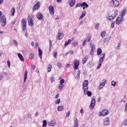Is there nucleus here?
Instances as JSON below:
<instances>
[{"instance_id": "obj_53", "label": "nucleus", "mask_w": 127, "mask_h": 127, "mask_svg": "<svg viewBox=\"0 0 127 127\" xmlns=\"http://www.w3.org/2000/svg\"><path fill=\"white\" fill-rule=\"evenodd\" d=\"M50 81L51 83H53V82H54V81H55L54 77H52L50 79Z\"/></svg>"}, {"instance_id": "obj_45", "label": "nucleus", "mask_w": 127, "mask_h": 127, "mask_svg": "<svg viewBox=\"0 0 127 127\" xmlns=\"http://www.w3.org/2000/svg\"><path fill=\"white\" fill-rule=\"evenodd\" d=\"M117 84V82L115 81V80H113L112 81L111 85L113 86H116V84Z\"/></svg>"}, {"instance_id": "obj_56", "label": "nucleus", "mask_w": 127, "mask_h": 127, "mask_svg": "<svg viewBox=\"0 0 127 127\" xmlns=\"http://www.w3.org/2000/svg\"><path fill=\"white\" fill-rule=\"evenodd\" d=\"M3 77V76H2V74L0 73V81H1V80H2Z\"/></svg>"}, {"instance_id": "obj_33", "label": "nucleus", "mask_w": 127, "mask_h": 127, "mask_svg": "<svg viewBox=\"0 0 127 127\" xmlns=\"http://www.w3.org/2000/svg\"><path fill=\"white\" fill-rule=\"evenodd\" d=\"M80 75H81V70H78L76 78L77 80H80Z\"/></svg>"}, {"instance_id": "obj_2", "label": "nucleus", "mask_w": 127, "mask_h": 127, "mask_svg": "<svg viewBox=\"0 0 127 127\" xmlns=\"http://www.w3.org/2000/svg\"><path fill=\"white\" fill-rule=\"evenodd\" d=\"M0 22L1 24V26H5L6 24V18L5 16L2 15L0 18Z\"/></svg>"}, {"instance_id": "obj_41", "label": "nucleus", "mask_w": 127, "mask_h": 127, "mask_svg": "<svg viewBox=\"0 0 127 127\" xmlns=\"http://www.w3.org/2000/svg\"><path fill=\"white\" fill-rule=\"evenodd\" d=\"M64 87V85H63V84H60V85H59V89L60 90H62V89H63Z\"/></svg>"}, {"instance_id": "obj_3", "label": "nucleus", "mask_w": 127, "mask_h": 127, "mask_svg": "<svg viewBox=\"0 0 127 127\" xmlns=\"http://www.w3.org/2000/svg\"><path fill=\"white\" fill-rule=\"evenodd\" d=\"M21 27L23 30V31H25V30L26 29V25H27V22H26V19L23 18L21 20Z\"/></svg>"}, {"instance_id": "obj_35", "label": "nucleus", "mask_w": 127, "mask_h": 127, "mask_svg": "<svg viewBox=\"0 0 127 127\" xmlns=\"http://www.w3.org/2000/svg\"><path fill=\"white\" fill-rule=\"evenodd\" d=\"M70 42H71V39H69L68 40L67 42H65L64 46H67V45H69V44H70Z\"/></svg>"}, {"instance_id": "obj_40", "label": "nucleus", "mask_w": 127, "mask_h": 127, "mask_svg": "<svg viewBox=\"0 0 127 127\" xmlns=\"http://www.w3.org/2000/svg\"><path fill=\"white\" fill-rule=\"evenodd\" d=\"M86 94L88 97L92 96V92L91 91H86Z\"/></svg>"}, {"instance_id": "obj_22", "label": "nucleus", "mask_w": 127, "mask_h": 127, "mask_svg": "<svg viewBox=\"0 0 127 127\" xmlns=\"http://www.w3.org/2000/svg\"><path fill=\"white\" fill-rule=\"evenodd\" d=\"M89 84V81L88 80H85L83 82V87H88V85Z\"/></svg>"}, {"instance_id": "obj_1", "label": "nucleus", "mask_w": 127, "mask_h": 127, "mask_svg": "<svg viewBox=\"0 0 127 127\" xmlns=\"http://www.w3.org/2000/svg\"><path fill=\"white\" fill-rule=\"evenodd\" d=\"M28 23L29 26H33L34 23H33V15L30 14L27 18Z\"/></svg>"}, {"instance_id": "obj_24", "label": "nucleus", "mask_w": 127, "mask_h": 127, "mask_svg": "<svg viewBox=\"0 0 127 127\" xmlns=\"http://www.w3.org/2000/svg\"><path fill=\"white\" fill-rule=\"evenodd\" d=\"M88 61V56H86L82 60V64H85Z\"/></svg>"}, {"instance_id": "obj_5", "label": "nucleus", "mask_w": 127, "mask_h": 127, "mask_svg": "<svg viewBox=\"0 0 127 127\" xmlns=\"http://www.w3.org/2000/svg\"><path fill=\"white\" fill-rule=\"evenodd\" d=\"M40 7V2H37L33 7V12H34L35 10H38Z\"/></svg>"}, {"instance_id": "obj_59", "label": "nucleus", "mask_w": 127, "mask_h": 127, "mask_svg": "<svg viewBox=\"0 0 127 127\" xmlns=\"http://www.w3.org/2000/svg\"><path fill=\"white\" fill-rule=\"evenodd\" d=\"M124 126H127V119L126 120V121L124 122Z\"/></svg>"}, {"instance_id": "obj_43", "label": "nucleus", "mask_w": 127, "mask_h": 127, "mask_svg": "<svg viewBox=\"0 0 127 127\" xmlns=\"http://www.w3.org/2000/svg\"><path fill=\"white\" fill-rule=\"evenodd\" d=\"M58 53H57V52H54V58H56V59H57V55H58Z\"/></svg>"}, {"instance_id": "obj_52", "label": "nucleus", "mask_w": 127, "mask_h": 127, "mask_svg": "<svg viewBox=\"0 0 127 127\" xmlns=\"http://www.w3.org/2000/svg\"><path fill=\"white\" fill-rule=\"evenodd\" d=\"M101 66H102V64H101L100 63H99L97 69H100V68H101Z\"/></svg>"}, {"instance_id": "obj_26", "label": "nucleus", "mask_w": 127, "mask_h": 127, "mask_svg": "<svg viewBox=\"0 0 127 127\" xmlns=\"http://www.w3.org/2000/svg\"><path fill=\"white\" fill-rule=\"evenodd\" d=\"M97 55H101V54H102V49H101V48H99L97 49Z\"/></svg>"}, {"instance_id": "obj_36", "label": "nucleus", "mask_w": 127, "mask_h": 127, "mask_svg": "<svg viewBox=\"0 0 127 127\" xmlns=\"http://www.w3.org/2000/svg\"><path fill=\"white\" fill-rule=\"evenodd\" d=\"M60 103H61V100H60V98H59L56 101L55 104L56 105H58L59 104H60Z\"/></svg>"}, {"instance_id": "obj_28", "label": "nucleus", "mask_w": 127, "mask_h": 127, "mask_svg": "<svg viewBox=\"0 0 127 127\" xmlns=\"http://www.w3.org/2000/svg\"><path fill=\"white\" fill-rule=\"evenodd\" d=\"M69 4L70 5V6H74L75 5V1L71 0L69 1Z\"/></svg>"}, {"instance_id": "obj_49", "label": "nucleus", "mask_w": 127, "mask_h": 127, "mask_svg": "<svg viewBox=\"0 0 127 127\" xmlns=\"http://www.w3.org/2000/svg\"><path fill=\"white\" fill-rule=\"evenodd\" d=\"M100 27V24L97 23L95 25V29H99V27Z\"/></svg>"}, {"instance_id": "obj_12", "label": "nucleus", "mask_w": 127, "mask_h": 127, "mask_svg": "<svg viewBox=\"0 0 127 127\" xmlns=\"http://www.w3.org/2000/svg\"><path fill=\"white\" fill-rule=\"evenodd\" d=\"M101 57L99 59V63H103L104 62V60H105V57L106 56V54L104 53L102 55H101Z\"/></svg>"}, {"instance_id": "obj_20", "label": "nucleus", "mask_w": 127, "mask_h": 127, "mask_svg": "<svg viewBox=\"0 0 127 127\" xmlns=\"http://www.w3.org/2000/svg\"><path fill=\"white\" fill-rule=\"evenodd\" d=\"M86 15V11H83L82 12L81 15L79 17V19L81 20L82 18H83Z\"/></svg>"}, {"instance_id": "obj_15", "label": "nucleus", "mask_w": 127, "mask_h": 127, "mask_svg": "<svg viewBox=\"0 0 127 127\" xmlns=\"http://www.w3.org/2000/svg\"><path fill=\"white\" fill-rule=\"evenodd\" d=\"M55 125H56V122H55V120H52L49 123V127H54Z\"/></svg>"}, {"instance_id": "obj_7", "label": "nucleus", "mask_w": 127, "mask_h": 127, "mask_svg": "<svg viewBox=\"0 0 127 127\" xmlns=\"http://www.w3.org/2000/svg\"><path fill=\"white\" fill-rule=\"evenodd\" d=\"M80 65V62L77 60H75L74 62V70H78L79 65Z\"/></svg>"}, {"instance_id": "obj_8", "label": "nucleus", "mask_w": 127, "mask_h": 127, "mask_svg": "<svg viewBox=\"0 0 127 127\" xmlns=\"http://www.w3.org/2000/svg\"><path fill=\"white\" fill-rule=\"evenodd\" d=\"M107 115H109V110L104 109L101 112H100L99 116L102 117V116H107Z\"/></svg>"}, {"instance_id": "obj_10", "label": "nucleus", "mask_w": 127, "mask_h": 127, "mask_svg": "<svg viewBox=\"0 0 127 127\" xmlns=\"http://www.w3.org/2000/svg\"><path fill=\"white\" fill-rule=\"evenodd\" d=\"M107 82V80L106 79H103L102 80V82L100 83V86L99 87V90H101L104 88V86L106 85V83Z\"/></svg>"}, {"instance_id": "obj_54", "label": "nucleus", "mask_w": 127, "mask_h": 127, "mask_svg": "<svg viewBox=\"0 0 127 127\" xmlns=\"http://www.w3.org/2000/svg\"><path fill=\"white\" fill-rule=\"evenodd\" d=\"M90 55L91 56H93V55H94V50H91Z\"/></svg>"}, {"instance_id": "obj_14", "label": "nucleus", "mask_w": 127, "mask_h": 127, "mask_svg": "<svg viewBox=\"0 0 127 127\" xmlns=\"http://www.w3.org/2000/svg\"><path fill=\"white\" fill-rule=\"evenodd\" d=\"M58 40H61L63 37H64V34L61 33L60 32L58 33Z\"/></svg>"}, {"instance_id": "obj_37", "label": "nucleus", "mask_w": 127, "mask_h": 127, "mask_svg": "<svg viewBox=\"0 0 127 127\" xmlns=\"http://www.w3.org/2000/svg\"><path fill=\"white\" fill-rule=\"evenodd\" d=\"M114 17L112 16H109L107 17V19H108V20H114Z\"/></svg>"}, {"instance_id": "obj_55", "label": "nucleus", "mask_w": 127, "mask_h": 127, "mask_svg": "<svg viewBox=\"0 0 127 127\" xmlns=\"http://www.w3.org/2000/svg\"><path fill=\"white\" fill-rule=\"evenodd\" d=\"M7 65L9 68V67H10V62L9 61V60H7Z\"/></svg>"}, {"instance_id": "obj_47", "label": "nucleus", "mask_w": 127, "mask_h": 127, "mask_svg": "<svg viewBox=\"0 0 127 127\" xmlns=\"http://www.w3.org/2000/svg\"><path fill=\"white\" fill-rule=\"evenodd\" d=\"M91 50H95V45H92V44H91Z\"/></svg>"}, {"instance_id": "obj_16", "label": "nucleus", "mask_w": 127, "mask_h": 127, "mask_svg": "<svg viewBox=\"0 0 127 127\" xmlns=\"http://www.w3.org/2000/svg\"><path fill=\"white\" fill-rule=\"evenodd\" d=\"M105 126H109L110 125V119L109 118H106L104 121Z\"/></svg>"}, {"instance_id": "obj_48", "label": "nucleus", "mask_w": 127, "mask_h": 127, "mask_svg": "<svg viewBox=\"0 0 127 127\" xmlns=\"http://www.w3.org/2000/svg\"><path fill=\"white\" fill-rule=\"evenodd\" d=\"M64 83H65V81L64 80V79H62L60 80V84L61 85H63V84H64Z\"/></svg>"}, {"instance_id": "obj_23", "label": "nucleus", "mask_w": 127, "mask_h": 127, "mask_svg": "<svg viewBox=\"0 0 127 127\" xmlns=\"http://www.w3.org/2000/svg\"><path fill=\"white\" fill-rule=\"evenodd\" d=\"M83 91H84V95H86L87 94V92H88V86H83Z\"/></svg>"}, {"instance_id": "obj_9", "label": "nucleus", "mask_w": 127, "mask_h": 127, "mask_svg": "<svg viewBox=\"0 0 127 127\" xmlns=\"http://www.w3.org/2000/svg\"><path fill=\"white\" fill-rule=\"evenodd\" d=\"M49 10L50 14H51L52 15H54V7H53V6L50 5L49 6Z\"/></svg>"}, {"instance_id": "obj_13", "label": "nucleus", "mask_w": 127, "mask_h": 127, "mask_svg": "<svg viewBox=\"0 0 127 127\" xmlns=\"http://www.w3.org/2000/svg\"><path fill=\"white\" fill-rule=\"evenodd\" d=\"M112 1L114 5V6H119L120 5V2L118 0H112Z\"/></svg>"}, {"instance_id": "obj_60", "label": "nucleus", "mask_w": 127, "mask_h": 127, "mask_svg": "<svg viewBox=\"0 0 127 127\" xmlns=\"http://www.w3.org/2000/svg\"><path fill=\"white\" fill-rule=\"evenodd\" d=\"M69 53L70 54L73 55L74 54V52H73V51H69Z\"/></svg>"}, {"instance_id": "obj_39", "label": "nucleus", "mask_w": 127, "mask_h": 127, "mask_svg": "<svg viewBox=\"0 0 127 127\" xmlns=\"http://www.w3.org/2000/svg\"><path fill=\"white\" fill-rule=\"evenodd\" d=\"M76 45H78V42H74L72 44L73 47H76Z\"/></svg>"}, {"instance_id": "obj_21", "label": "nucleus", "mask_w": 127, "mask_h": 127, "mask_svg": "<svg viewBox=\"0 0 127 127\" xmlns=\"http://www.w3.org/2000/svg\"><path fill=\"white\" fill-rule=\"evenodd\" d=\"M18 57H19V58L21 60V61H24V58H23V56H22V55H21V54L18 53Z\"/></svg>"}, {"instance_id": "obj_19", "label": "nucleus", "mask_w": 127, "mask_h": 127, "mask_svg": "<svg viewBox=\"0 0 127 127\" xmlns=\"http://www.w3.org/2000/svg\"><path fill=\"white\" fill-rule=\"evenodd\" d=\"M38 52H39V56L40 58V59H42V50H41V49H40V48H38Z\"/></svg>"}, {"instance_id": "obj_6", "label": "nucleus", "mask_w": 127, "mask_h": 127, "mask_svg": "<svg viewBox=\"0 0 127 127\" xmlns=\"http://www.w3.org/2000/svg\"><path fill=\"white\" fill-rule=\"evenodd\" d=\"M124 21V18L123 17H118L116 20V24H121Z\"/></svg>"}, {"instance_id": "obj_11", "label": "nucleus", "mask_w": 127, "mask_h": 127, "mask_svg": "<svg viewBox=\"0 0 127 127\" xmlns=\"http://www.w3.org/2000/svg\"><path fill=\"white\" fill-rule=\"evenodd\" d=\"M36 17L39 20H42V19H43V15L41 12H38L36 14Z\"/></svg>"}, {"instance_id": "obj_62", "label": "nucleus", "mask_w": 127, "mask_h": 127, "mask_svg": "<svg viewBox=\"0 0 127 127\" xmlns=\"http://www.w3.org/2000/svg\"><path fill=\"white\" fill-rule=\"evenodd\" d=\"M80 113H81V114H83L84 113V110L81 109L80 110Z\"/></svg>"}, {"instance_id": "obj_27", "label": "nucleus", "mask_w": 127, "mask_h": 127, "mask_svg": "<svg viewBox=\"0 0 127 127\" xmlns=\"http://www.w3.org/2000/svg\"><path fill=\"white\" fill-rule=\"evenodd\" d=\"M64 110V107H63V106H59L58 107V111H59V112H61V111H63Z\"/></svg>"}, {"instance_id": "obj_63", "label": "nucleus", "mask_w": 127, "mask_h": 127, "mask_svg": "<svg viewBox=\"0 0 127 127\" xmlns=\"http://www.w3.org/2000/svg\"><path fill=\"white\" fill-rule=\"evenodd\" d=\"M38 46H39L38 43H36L35 44V47H38Z\"/></svg>"}, {"instance_id": "obj_44", "label": "nucleus", "mask_w": 127, "mask_h": 127, "mask_svg": "<svg viewBox=\"0 0 127 127\" xmlns=\"http://www.w3.org/2000/svg\"><path fill=\"white\" fill-rule=\"evenodd\" d=\"M57 66L59 67V68H62V64H61V63H58Z\"/></svg>"}, {"instance_id": "obj_42", "label": "nucleus", "mask_w": 127, "mask_h": 127, "mask_svg": "<svg viewBox=\"0 0 127 127\" xmlns=\"http://www.w3.org/2000/svg\"><path fill=\"white\" fill-rule=\"evenodd\" d=\"M80 6L82 7V3H77L76 6H75V8H77V7H80Z\"/></svg>"}, {"instance_id": "obj_17", "label": "nucleus", "mask_w": 127, "mask_h": 127, "mask_svg": "<svg viewBox=\"0 0 127 127\" xmlns=\"http://www.w3.org/2000/svg\"><path fill=\"white\" fill-rule=\"evenodd\" d=\"M89 6V5L86 3V2H83L82 3H81V7H82L83 9H85V7H88Z\"/></svg>"}, {"instance_id": "obj_50", "label": "nucleus", "mask_w": 127, "mask_h": 127, "mask_svg": "<svg viewBox=\"0 0 127 127\" xmlns=\"http://www.w3.org/2000/svg\"><path fill=\"white\" fill-rule=\"evenodd\" d=\"M118 10H115L114 11V17H116L117 15H118Z\"/></svg>"}, {"instance_id": "obj_58", "label": "nucleus", "mask_w": 127, "mask_h": 127, "mask_svg": "<svg viewBox=\"0 0 127 127\" xmlns=\"http://www.w3.org/2000/svg\"><path fill=\"white\" fill-rule=\"evenodd\" d=\"M13 43H14V44H15V45L17 46V42L16 41V40H13Z\"/></svg>"}, {"instance_id": "obj_61", "label": "nucleus", "mask_w": 127, "mask_h": 127, "mask_svg": "<svg viewBox=\"0 0 127 127\" xmlns=\"http://www.w3.org/2000/svg\"><path fill=\"white\" fill-rule=\"evenodd\" d=\"M97 102H101V97H99L97 99Z\"/></svg>"}, {"instance_id": "obj_4", "label": "nucleus", "mask_w": 127, "mask_h": 127, "mask_svg": "<svg viewBox=\"0 0 127 127\" xmlns=\"http://www.w3.org/2000/svg\"><path fill=\"white\" fill-rule=\"evenodd\" d=\"M95 106H96V99H95L94 97H92L91 103L89 106V108L91 110H93L94 108H95Z\"/></svg>"}, {"instance_id": "obj_31", "label": "nucleus", "mask_w": 127, "mask_h": 127, "mask_svg": "<svg viewBox=\"0 0 127 127\" xmlns=\"http://www.w3.org/2000/svg\"><path fill=\"white\" fill-rule=\"evenodd\" d=\"M91 38H92L91 35H88L86 39L87 42H90L91 41Z\"/></svg>"}, {"instance_id": "obj_64", "label": "nucleus", "mask_w": 127, "mask_h": 127, "mask_svg": "<svg viewBox=\"0 0 127 127\" xmlns=\"http://www.w3.org/2000/svg\"><path fill=\"white\" fill-rule=\"evenodd\" d=\"M31 68L32 69H35V65H32Z\"/></svg>"}, {"instance_id": "obj_57", "label": "nucleus", "mask_w": 127, "mask_h": 127, "mask_svg": "<svg viewBox=\"0 0 127 127\" xmlns=\"http://www.w3.org/2000/svg\"><path fill=\"white\" fill-rule=\"evenodd\" d=\"M70 116V111H68L66 115V117H69Z\"/></svg>"}, {"instance_id": "obj_51", "label": "nucleus", "mask_w": 127, "mask_h": 127, "mask_svg": "<svg viewBox=\"0 0 127 127\" xmlns=\"http://www.w3.org/2000/svg\"><path fill=\"white\" fill-rule=\"evenodd\" d=\"M87 42L86 40H84V41L82 43V47H84V46L85 45H86V43Z\"/></svg>"}, {"instance_id": "obj_46", "label": "nucleus", "mask_w": 127, "mask_h": 127, "mask_svg": "<svg viewBox=\"0 0 127 127\" xmlns=\"http://www.w3.org/2000/svg\"><path fill=\"white\" fill-rule=\"evenodd\" d=\"M115 21L113 22L111 24V28H114L115 27Z\"/></svg>"}, {"instance_id": "obj_38", "label": "nucleus", "mask_w": 127, "mask_h": 127, "mask_svg": "<svg viewBox=\"0 0 127 127\" xmlns=\"http://www.w3.org/2000/svg\"><path fill=\"white\" fill-rule=\"evenodd\" d=\"M29 58H30V59H34V54H30L29 55Z\"/></svg>"}, {"instance_id": "obj_29", "label": "nucleus", "mask_w": 127, "mask_h": 127, "mask_svg": "<svg viewBox=\"0 0 127 127\" xmlns=\"http://www.w3.org/2000/svg\"><path fill=\"white\" fill-rule=\"evenodd\" d=\"M52 69V65L51 64H49L48 65V73H49L51 72V70Z\"/></svg>"}, {"instance_id": "obj_30", "label": "nucleus", "mask_w": 127, "mask_h": 127, "mask_svg": "<svg viewBox=\"0 0 127 127\" xmlns=\"http://www.w3.org/2000/svg\"><path fill=\"white\" fill-rule=\"evenodd\" d=\"M78 119L77 118L75 119L74 120V127H78Z\"/></svg>"}, {"instance_id": "obj_32", "label": "nucleus", "mask_w": 127, "mask_h": 127, "mask_svg": "<svg viewBox=\"0 0 127 127\" xmlns=\"http://www.w3.org/2000/svg\"><path fill=\"white\" fill-rule=\"evenodd\" d=\"M106 34H107V32H106V31H104L103 32H102L101 33V36L102 38L105 37V36H106Z\"/></svg>"}, {"instance_id": "obj_18", "label": "nucleus", "mask_w": 127, "mask_h": 127, "mask_svg": "<svg viewBox=\"0 0 127 127\" xmlns=\"http://www.w3.org/2000/svg\"><path fill=\"white\" fill-rule=\"evenodd\" d=\"M27 70H25V72H24V82L25 83L26 82V79H27Z\"/></svg>"}, {"instance_id": "obj_34", "label": "nucleus", "mask_w": 127, "mask_h": 127, "mask_svg": "<svg viewBox=\"0 0 127 127\" xmlns=\"http://www.w3.org/2000/svg\"><path fill=\"white\" fill-rule=\"evenodd\" d=\"M126 13H127V9H125L122 11V17H123V16H125V15H126Z\"/></svg>"}, {"instance_id": "obj_25", "label": "nucleus", "mask_w": 127, "mask_h": 127, "mask_svg": "<svg viewBox=\"0 0 127 127\" xmlns=\"http://www.w3.org/2000/svg\"><path fill=\"white\" fill-rule=\"evenodd\" d=\"M10 13L12 16H14V14L15 13V9L14 8V7H13L12 9L11 10Z\"/></svg>"}]
</instances>
